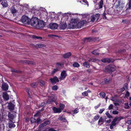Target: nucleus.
<instances>
[{
    "label": "nucleus",
    "mask_w": 131,
    "mask_h": 131,
    "mask_svg": "<svg viewBox=\"0 0 131 131\" xmlns=\"http://www.w3.org/2000/svg\"><path fill=\"white\" fill-rule=\"evenodd\" d=\"M39 20L37 17H33L30 20V24L32 26L36 28Z\"/></svg>",
    "instance_id": "1"
},
{
    "label": "nucleus",
    "mask_w": 131,
    "mask_h": 131,
    "mask_svg": "<svg viewBox=\"0 0 131 131\" xmlns=\"http://www.w3.org/2000/svg\"><path fill=\"white\" fill-rule=\"evenodd\" d=\"M100 16V14H97L91 16V17L88 19V20L89 22H93L95 21H97L99 18Z\"/></svg>",
    "instance_id": "2"
},
{
    "label": "nucleus",
    "mask_w": 131,
    "mask_h": 131,
    "mask_svg": "<svg viewBox=\"0 0 131 131\" xmlns=\"http://www.w3.org/2000/svg\"><path fill=\"white\" fill-rule=\"evenodd\" d=\"M71 14L68 13L63 14V17L62 18L61 21V23H66V21L67 20L69 16H70L71 17Z\"/></svg>",
    "instance_id": "3"
},
{
    "label": "nucleus",
    "mask_w": 131,
    "mask_h": 131,
    "mask_svg": "<svg viewBox=\"0 0 131 131\" xmlns=\"http://www.w3.org/2000/svg\"><path fill=\"white\" fill-rule=\"evenodd\" d=\"M30 19L28 17L26 16H23L21 19V21L24 24H29Z\"/></svg>",
    "instance_id": "4"
},
{
    "label": "nucleus",
    "mask_w": 131,
    "mask_h": 131,
    "mask_svg": "<svg viewBox=\"0 0 131 131\" xmlns=\"http://www.w3.org/2000/svg\"><path fill=\"white\" fill-rule=\"evenodd\" d=\"M77 22L76 20H74V21L70 22L68 26V28L69 29L74 28H77Z\"/></svg>",
    "instance_id": "5"
},
{
    "label": "nucleus",
    "mask_w": 131,
    "mask_h": 131,
    "mask_svg": "<svg viewBox=\"0 0 131 131\" xmlns=\"http://www.w3.org/2000/svg\"><path fill=\"white\" fill-rule=\"evenodd\" d=\"M115 70V68L113 66L109 65L105 68V70L109 73H112Z\"/></svg>",
    "instance_id": "6"
},
{
    "label": "nucleus",
    "mask_w": 131,
    "mask_h": 131,
    "mask_svg": "<svg viewBox=\"0 0 131 131\" xmlns=\"http://www.w3.org/2000/svg\"><path fill=\"white\" fill-rule=\"evenodd\" d=\"M86 21L85 20H83L79 22L78 23L77 22V28H80L86 24Z\"/></svg>",
    "instance_id": "7"
},
{
    "label": "nucleus",
    "mask_w": 131,
    "mask_h": 131,
    "mask_svg": "<svg viewBox=\"0 0 131 131\" xmlns=\"http://www.w3.org/2000/svg\"><path fill=\"white\" fill-rule=\"evenodd\" d=\"M45 23L43 21L39 20L36 28H43L45 27Z\"/></svg>",
    "instance_id": "8"
},
{
    "label": "nucleus",
    "mask_w": 131,
    "mask_h": 131,
    "mask_svg": "<svg viewBox=\"0 0 131 131\" xmlns=\"http://www.w3.org/2000/svg\"><path fill=\"white\" fill-rule=\"evenodd\" d=\"M67 75L66 71H63L61 72L59 79L61 80H63L66 78Z\"/></svg>",
    "instance_id": "9"
},
{
    "label": "nucleus",
    "mask_w": 131,
    "mask_h": 131,
    "mask_svg": "<svg viewBox=\"0 0 131 131\" xmlns=\"http://www.w3.org/2000/svg\"><path fill=\"white\" fill-rule=\"evenodd\" d=\"M58 26V25L56 23H50L49 25V28L53 30L56 29Z\"/></svg>",
    "instance_id": "10"
},
{
    "label": "nucleus",
    "mask_w": 131,
    "mask_h": 131,
    "mask_svg": "<svg viewBox=\"0 0 131 131\" xmlns=\"http://www.w3.org/2000/svg\"><path fill=\"white\" fill-rule=\"evenodd\" d=\"M50 123V121H46L41 124H40L39 126V127L40 128L42 127H43L47 125H48Z\"/></svg>",
    "instance_id": "11"
},
{
    "label": "nucleus",
    "mask_w": 131,
    "mask_h": 131,
    "mask_svg": "<svg viewBox=\"0 0 131 131\" xmlns=\"http://www.w3.org/2000/svg\"><path fill=\"white\" fill-rule=\"evenodd\" d=\"M50 80L53 84H55L57 82H59V80L56 76H55L53 78L50 79Z\"/></svg>",
    "instance_id": "12"
},
{
    "label": "nucleus",
    "mask_w": 131,
    "mask_h": 131,
    "mask_svg": "<svg viewBox=\"0 0 131 131\" xmlns=\"http://www.w3.org/2000/svg\"><path fill=\"white\" fill-rule=\"evenodd\" d=\"M66 23H61L59 25V28L61 29H65L67 27Z\"/></svg>",
    "instance_id": "13"
},
{
    "label": "nucleus",
    "mask_w": 131,
    "mask_h": 131,
    "mask_svg": "<svg viewBox=\"0 0 131 131\" xmlns=\"http://www.w3.org/2000/svg\"><path fill=\"white\" fill-rule=\"evenodd\" d=\"M2 88L3 90L6 91L8 90V85L7 84L3 83L2 85Z\"/></svg>",
    "instance_id": "14"
},
{
    "label": "nucleus",
    "mask_w": 131,
    "mask_h": 131,
    "mask_svg": "<svg viewBox=\"0 0 131 131\" xmlns=\"http://www.w3.org/2000/svg\"><path fill=\"white\" fill-rule=\"evenodd\" d=\"M106 119V117H104L103 118L102 117H101L99 118L98 123V124L99 125H101L103 124V122L105 121H106L105 119Z\"/></svg>",
    "instance_id": "15"
},
{
    "label": "nucleus",
    "mask_w": 131,
    "mask_h": 131,
    "mask_svg": "<svg viewBox=\"0 0 131 131\" xmlns=\"http://www.w3.org/2000/svg\"><path fill=\"white\" fill-rule=\"evenodd\" d=\"M10 10L11 12L14 15L18 11L15 9L14 6H12L10 8Z\"/></svg>",
    "instance_id": "16"
},
{
    "label": "nucleus",
    "mask_w": 131,
    "mask_h": 131,
    "mask_svg": "<svg viewBox=\"0 0 131 131\" xmlns=\"http://www.w3.org/2000/svg\"><path fill=\"white\" fill-rule=\"evenodd\" d=\"M3 97L4 99L6 101H7L9 99V95L6 92L3 93Z\"/></svg>",
    "instance_id": "17"
},
{
    "label": "nucleus",
    "mask_w": 131,
    "mask_h": 131,
    "mask_svg": "<svg viewBox=\"0 0 131 131\" xmlns=\"http://www.w3.org/2000/svg\"><path fill=\"white\" fill-rule=\"evenodd\" d=\"M103 4V0H101L98 3V9H100L102 8Z\"/></svg>",
    "instance_id": "18"
},
{
    "label": "nucleus",
    "mask_w": 131,
    "mask_h": 131,
    "mask_svg": "<svg viewBox=\"0 0 131 131\" xmlns=\"http://www.w3.org/2000/svg\"><path fill=\"white\" fill-rule=\"evenodd\" d=\"M8 119L10 121H12L13 119L15 117V115L11 114L10 113H9L8 115Z\"/></svg>",
    "instance_id": "19"
},
{
    "label": "nucleus",
    "mask_w": 131,
    "mask_h": 131,
    "mask_svg": "<svg viewBox=\"0 0 131 131\" xmlns=\"http://www.w3.org/2000/svg\"><path fill=\"white\" fill-rule=\"evenodd\" d=\"M102 61L104 62L110 63L112 61V59L108 58H104L102 59Z\"/></svg>",
    "instance_id": "20"
},
{
    "label": "nucleus",
    "mask_w": 131,
    "mask_h": 131,
    "mask_svg": "<svg viewBox=\"0 0 131 131\" xmlns=\"http://www.w3.org/2000/svg\"><path fill=\"white\" fill-rule=\"evenodd\" d=\"M1 4L4 8H5L8 6V4L6 0L3 1L1 3Z\"/></svg>",
    "instance_id": "21"
},
{
    "label": "nucleus",
    "mask_w": 131,
    "mask_h": 131,
    "mask_svg": "<svg viewBox=\"0 0 131 131\" xmlns=\"http://www.w3.org/2000/svg\"><path fill=\"white\" fill-rule=\"evenodd\" d=\"M8 107L10 110H13L14 109V105L12 103H10L8 104Z\"/></svg>",
    "instance_id": "22"
},
{
    "label": "nucleus",
    "mask_w": 131,
    "mask_h": 131,
    "mask_svg": "<svg viewBox=\"0 0 131 131\" xmlns=\"http://www.w3.org/2000/svg\"><path fill=\"white\" fill-rule=\"evenodd\" d=\"M52 110L54 113H60L61 112V109L58 108H56L55 107H53Z\"/></svg>",
    "instance_id": "23"
},
{
    "label": "nucleus",
    "mask_w": 131,
    "mask_h": 131,
    "mask_svg": "<svg viewBox=\"0 0 131 131\" xmlns=\"http://www.w3.org/2000/svg\"><path fill=\"white\" fill-rule=\"evenodd\" d=\"M111 79L110 78L107 79V78H105L104 79V81H103L101 83L102 84H107L109 83L110 81H111Z\"/></svg>",
    "instance_id": "24"
},
{
    "label": "nucleus",
    "mask_w": 131,
    "mask_h": 131,
    "mask_svg": "<svg viewBox=\"0 0 131 131\" xmlns=\"http://www.w3.org/2000/svg\"><path fill=\"white\" fill-rule=\"evenodd\" d=\"M58 119L62 121L66 122L67 121L66 120L64 116L63 115H60L59 116Z\"/></svg>",
    "instance_id": "25"
},
{
    "label": "nucleus",
    "mask_w": 131,
    "mask_h": 131,
    "mask_svg": "<svg viewBox=\"0 0 131 131\" xmlns=\"http://www.w3.org/2000/svg\"><path fill=\"white\" fill-rule=\"evenodd\" d=\"M71 55L70 52L67 53L63 55V57L65 58H67L69 57Z\"/></svg>",
    "instance_id": "26"
},
{
    "label": "nucleus",
    "mask_w": 131,
    "mask_h": 131,
    "mask_svg": "<svg viewBox=\"0 0 131 131\" xmlns=\"http://www.w3.org/2000/svg\"><path fill=\"white\" fill-rule=\"evenodd\" d=\"M9 124V127L10 128L14 127L15 126V125L13 123V122L12 121H10Z\"/></svg>",
    "instance_id": "27"
},
{
    "label": "nucleus",
    "mask_w": 131,
    "mask_h": 131,
    "mask_svg": "<svg viewBox=\"0 0 131 131\" xmlns=\"http://www.w3.org/2000/svg\"><path fill=\"white\" fill-rule=\"evenodd\" d=\"M83 66L86 68H89L90 67V65L89 63L86 61H85L83 64Z\"/></svg>",
    "instance_id": "28"
},
{
    "label": "nucleus",
    "mask_w": 131,
    "mask_h": 131,
    "mask_svg": "<svg viewBox=\"0 0 131 131\" xmlns=\"http://www.w3.org/2000/svg\"><path fill=\"white\" fill-rule=\"evenodd\" d=\"M115 119L117 121V123H118L119 121L121 119H123L124 118L122 117H116L115 118Z\"/></svg>",
    "instance_id": "29"
},
{
    "label": "nucleus",
    "mask_w": 131,
    "mask_h": 131,
    "mask_svg": "<svg viewBox=\"0 0 131 131\" xmlns=\"http://www.w3.org/2000/svg\"><path fill=\"white\" fill-rule=\"evenodd\" d=\"M46 46L45 45L42 44H38L36 45V47L39 48L45 47Z\"/></svg>",
    "instance_id": "30"
},
{
    "label": "nucleus",
    "mask_w": 131,
    "mask_h": 131,
    "mask_svg": "<svg viewBox=\"0 0 131 131\" xmlns=\"http://www.w3.org/2000/svg\"><path fill=\"white\" fill-rule=\"evenodd\" d=\"M20 6H22L23 8H25L26 9H28L29 8V6L28 4H24L23 5H20Z\"/></svg>",
    "instance_id": "31"
},
{
    "label": "nucleus",
    "mask_w": 131,
    "mask_h": 131,
    "mask_svg": "<svg viewBox=\"0 0 131 131\" xmlns=\"http://www.w3.org/2000/svg\"><path fill=\"white\" fill-rule=\"evenodd\" d=\"M117 121L115 119V118L113 120V121L111 122V124L112 125H113V126H115L117 124Z\"/></svg>",
    "instance_id": "32"
},
{
    "label": "nucleus",
    "mask_w": 131,
    "mask_h": 131,
    "mask_svg": "<svg viewBox=\"0 0 131 131\" xmlns=\"http://www.w3.org/2000/svg\"><path fill=\"white\" fill-rule=\"evenodd\" d=\"M65 106L64 104L61 103L60 104L59 108L61 109V110H63V108H64Z\"/></svg>",
    "instance_id": "33"
},
{
    "label": "nucleus",
    "mask_w": 131,
    "mask_h": 131,
    "mask_svg": "<svg viewBox=\"0 0 131 131\" xmlns=\"http://www.w3.org/2000/svg\"><path fill=\"white\" fill-rule=\"evenodd\" d=\"M100 117V115H97L95 116L94 117L93 121H95L98 119Z\"/></svg>",
    "instance_id": "34"
},
{
    "label": "nucleus",
    "mask_w": 131,
    "mask_h": 131,
    "mask_svg": "<svg viewBox=\"0 0 131 131\" xmlns=\"http://www.w3.org/2000/svg\"><path fill=\"white\" fill-rule=\"evenodd\" d=\"M72 65L74 67L77 68L78 67L80 66L79 64L77 62H75L73 63Z\"/></svg>",
    "instance_id": "35"
},
{
    "label": "nucleus",
    "mask_w": 131,
    "mask_h": 131,
    "mask_svg": "<svg viewBox=\"0 0 131 131\" xmlns=\"http://www.w3.org/2000/svg\"><path fill=\"white\" fill-rule=\"evenodd\" d=\"M82 2L85 3L88 6H89V4L88 2L86 0H81V1H80L79 2L81 3Z\"/></svg>",
    "instance_id": "36"
},
{
    "label": "nucleus",
    "mask_w": 131,
    "mask_h": 131,
    "mask_svg": "<svg viewBox=\"0 0 131 131\" xmlns=\"http://www.w3.org/2000/svg\"><path fill=\"white\" fill-rule=\"evenodd\" d=\"M105 114L107 116V117L109 118H113L112 116L110 115L109 113L108 112H107L105 113Z\"/></svg>",
    "instance_id": "37"
},
{
    "label": "nucleus",
    "mask_w": 131,
    "mask_h": 131,
    "mask_svg": "<svg viewBox=\"0 0 131 131\" xmlns=\"http://www.w3.org/2000/svg\"><path fill=\"white\" fill-rule=\"evenodd\" d=\"M92 53V54L96 55H98L99 54V53L97 50H95L93 51Z\"/></svg>",
    "instance_id": "38"
},
{
    "label": "nucleus",
    "mask_w": 131,
    "mask_h": 131,
    "mask_svg": "<svg viewBox=\"0 0 131 131\" xmlns=\"http://www.w3.org/2000/svg\"><path fill=\"white\" fill-rule=\"evenodd\" d=\"M19 0H13V3L14 4L16 5L19 4Z\"/></svg>",
    "instance_id": "39"
},
{
    "label": "nucleus",
    "mask_w": 131,
    "mask_h": 131,
    "mask_svg": "<svg viewBox=\"0 0 131 131\" xmlns=\"http://www.w3.org/2000/svg\"><path fill=\"white\" fill-rule=\"evenodd\" d=\"M99 95L100 96H102L103 98H104L105 96V93L101 92L100 93Z\"/></svg>",
    "instance_id": "40"
},
{
    "label": "nucleus",
    "mask_w": 131,
    "mask_h": 131,
    "mask_svg": "<svg viewBox=\"0 0 131 131\" xmlns=\"http://www.w3.org/2000/svg\"><path fill=\"white\" fill-rule=\"evenodd\" d=\"M58 89V87L57 85H54L52 87V89L54 91H56Z\"/></svg>",
    "instance_id": "41"
},
{
    "label": "nucleus",
    "mask_w": 131,
    "mask_h": 131,
    "mask_svg": "<svg viewBox=\"0 0 131 131\" xmlns=\"http://www.w3.org/2000/svg\"><path fill=\"white\" fill-rule=\"evenodd\" d=\"M39 83L40 85L42 86H43L45 84V82L43 80H41L40 81Z\"/></svg>",
    "instance_id": "42"
},
{
    "label": "nucleus",
    "mask_w": 131,
    "mask_h": 131,
    "mask_svg": "<svg viewBox=\"0 0 131 131\" xmlns=\"http://www.w3.org/2000/svg\"><path fill=\"white\" fill-rule=\"evenodd\" d=\"M54 101L53 100V99L51 100L49 99L47 100V103L48 104H50L52 102Z\"/></svg>",
    "instance_id": "43"
},
{
    "label": "nucleus",
    "mask_w": 131,
    "mask_h": 131,
    "mask_svg": "<svg viewBox=\"0 0 131 131\" xmlns=\"http://www.w3.org/2000/svg\"><path fill=\"white\" fill-rule=\"evenodd\" d=\"M82 95L83 96H88V93H87V92H86V91H85L82 93Z\"/></svg>",
    "instance_id": "44"
},
{
    "label": "nucleus",
    "mask_w": 131,
    "mask_h": 131,
    "mask_svg": "<svg viewBox=\"0 0 131 131\" xmlns=\"http://www.w3.org/2000/svg\"><path fill=\"white\" fill-rule=\"evenodd\" d=\"M26 91L29 97L30 95L31 94V92L30 91V90L28 88H27L26 89Z\"/></svg>",
    "instance_id": "45"
},
{
    "label": "nucleus",
    "mask_w": 131,
    "mask_h": 131,
    "mask_svg": "<svg viewBox=\"0 0 131 131\" xmlns=\"http://www.w3.org/2000/svg\"><path fill=\"white\" fill-rule=\"evenodd\" d=\"M124 105H125V106L124 107L125 108L127 109L129 108V106L128 105V103H125L124 104Z\"/></svg>",
    "instance_id": "46"
},
{
    "label": "nucleus",
    "mask_w": 131,
    "mask_h": 131,
    "mask_svg": "<svg viewBox=\"0 0 131 131\" xmlns=\"http://www.w3.org/2000/svg\"><path fill=\"white\" fill-rule=\"evenodd\" d=\"M128 84L127 83H125L124 84L123 88L125 89V90H126L128 89Z\"/></svg>",
    "instance_id": "47"
},
{
    "label": "nucleus",
    "mask_w": 131,
    "mask_h": 131,
    "mask_svg": "<svg viewBox=\"0 0 131 131\" xmlns=\"http://www.w3.org/2000/svg\"><path fill=\"white\" fill-rule=\"evenodd\" d=\"M105 110V108H103L101 109H100L99 111V114H101Z\"/></svg>",
    "instance_id": "48"
},
{
    "label": "nucleus",
    "mask_w": 131,
    "mask_h": 131,
    "mask_svg": "<svg viewBox=\"0 0 131 131\" xmlns=\"http://www.w3.org/2000/svg\"><path fill=\"white\" fill-rule=\"evenodd\" d=\"M111 100L115 102H117L118 101V100L116 99L113 97H112L111 98Z\"/></svg>",
    "instance_id": "49"
},
{
    "label": "nucleus",
    "mask_w": 131,
    "mask_h": 131,
    "mask_svg": "<svg viewBox=\"0 0 131 131\" xmlns=\"http://www.w3.org/2000/svg\"><path fill=\"white\" fill-rule=\"evenodd\" d=\"M32 37L34 38H36L37 39H42V38L41 37H37L35 35L32 36Z\"/></svg>",
    "instance_id": "50"
},
{
    "label": "nucleus",
    "mask_w": 131,
    "mask_h": 131,
    "mask_svg": "<svg viewBox=\"0 0 131 131\" xmlns=\"http://www.w3.org/2000/svg\"><path fill=\"white\" fill-rule=\"evenodd\" d=\"M113 105L111 104L110 105L108 106V109L109 110H111L113 108Z\"/></svg>",
    "instance_id": "51"
},
{
    "label": "nucleus",
    "mask_w": 131,
    "mask_h": 131,
    "mask_svg": "<svg viewBox=\"0 0 131 131\" xmlns=\"http://www.w3.org/2000/svg\"><path fill=\"white\" fill-rule=\"evenodd\" d=\"M59 70L57 69H54L52 71V73L53 74H54L56 72L58 71Z\"/></svg>",
    "instance_id": "52"
},
{
    "label": "nucleus",
    "mask_w": 131,
    "mask_h": 131,
    "mask_svg": "<svg viewBox=\"0 0 131 131\" xmlns=\"http://www.w3.org/2000/svg\"><path fill=\"white\" fill-rule=\"evenodd\" d=\"M79 112V110L78 109H75L73 111V113L74 114L77 113Z\"/></svg>",
    "instance_id": "53"
},
{
    "label": "nucleus",
    "mask_w": 131,
    "mask_h": 131,
    "mask_svg": "<svg viewBox=\"0 0 131 131\" xmlns=\"http://www.w3.org/2000/svg\"><path fill=\"white\" fill-rule=\"evenodd\" d=\"M112 113L113 114L115 115L118 114V112L116 111H113Z\"/></svg>",
    "instance_id": "54"
},
{
    "label": "nucleus",
    "mask_w": 131,
    "mask_h": 131,
    "mask_svg": "<svg viewBox=\"0 0 131 131\" xmlns=\"http://www.w3.org/2000/svg\"><path fill=\"white\" fill-rule=\"evenodd\" d=\"M45 103L44 102L41 103V104H39V106L41 107H42L45 105Z\"/></svg>",
    "instance_id": "55"
},
{
    "label": "nucleus",
    "mask_w": 131,
    "mask_h": 131,
    "mask_svg": "<svg viewBox=\"0 0 131 131\" xmlns=\"http://www.w3.org/2000/svg\"><path fill=\"white\" fill-rule=\"evenodd\" d=\"M31 86L33 88H35L36 86V83H34L31 84Z\"/></svg>",
    "instance_id": "56"
},
{
    "label": "nucleus",
    "mask_w": 131,
    "mask_h": 131,
    "mask_svg": "<svg viewBox=\"0 0 131 131\" xmlns=\"http://www.w3.org/2000/svg\"><path fill=\"white\" fill-rule=\"evenodd\" d=\"M129 95L130 94L129 92L128 91H127L125 94V96L126 97H128L129 96Z\"/></svg>",
    "instance_id": "57"
},
{
    "label": "nucleus",
    "mask_w": 131,
    "mask_h": 131,
    "mask_svg": "<svg viewBox=\"0 0 131 131\" xmlns=\"http://www.w3.org/2000/svg\"><path fill=\"white\" fill-rule=\"evenodd\" d=\"M85 40L86 41H90L91 39L90 38H86Z\"/></svg>",
    "instance_id": "58"
},
{
    "label": "nucleus",
    "mask_w": 131,
    "mask_h": 131,
    "mask_svg": "<svg viewBox=\"0 0 131 131\" xmlns=\"http://www.w3.org/2000/svg\"><path fill=\"white\" fill-rule=\"evenodd\" d=\"M101 105V103H100L97 106H95L94 107V108L95 109H96L98 108Z\"/></svg>",
    "instance_id": "59"
},
{
    "label": "nucleus",
    "mask_w": 131,
    "mask_h": 131,
    "mask_svg": "<svg viewBox=\"0 0 131 131\" xmlns=\"http://www.w3.org/2000/svg\"><path fill=\"white\" fill-rule=\"evenodd\" d=\"M36 121V119L34 118H33L32 119L31 121V122L32 123H34Z\"/></svg>",
    "instance_id": "60"
},
{
    "label": "nucleus",
    "mask_w": 131,
    "mask_h": 131,
    "mask_svg": "<svg viewBox=\"0 0 131 131\" xmlns=\"http://www.w3.org/2000/svg\"><path fill=\"white\" fill-rule=\"evenodd\" d=\"M97 60V59H93V60L92 59H90L88 61L89 62H91V61H92H92L93 62H95Z\"/></svg>",
    "instance_id": "61"
},
{
    "label": "nucleus",
    "mask_w": 131,
    "mask_h": 131,
    "mask_svg": "<svg viewBox=\"0 0 131 131\" xmlns=\"http://www.w3.org/2000/svg\"><path fill=\"white\" fill-rule=\"evenodd\" d=\"M29 62L28 63L29 64H35V62L33 61H29Z\"/></svg>",
    "instance_id": "62"
},
{
    "label": "nucleus",
    "mask_w": 131,
    "mask_h": 131,
    "mask_svg": "<svg viewBox=\"0 0 131 131\" xmlns=\"http://www.w3.org/2000/svg\"><path fill=\"white\" fill-rule=\"evenodd\" d=\"M128 8L129 9L131 8V2H129L128 3Z\"/></svg>",
    "instance_id": "63"
},
{
    "label": "nucleus",
    "mask_w": 131,
    "mask_h": 131,
    "mask_svg": "<svg viewBox=\"0 0 131 131\" xmlns=\"http://www.w3.org/2000/svg\"><path fill=\"white\" fill-rule=\"evenodd\" d=\"M50 131H57L56 130H54L53 128H50L49 129Z\"/></svg>",
    "instance_id": "64"
}]
</instances>
